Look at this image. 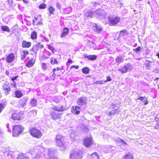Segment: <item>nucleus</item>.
Here are the masks:
<instances>
[{
    "label": "nucleus",
    "mask_w": 159,
    "mask_h": 159,
    "mask_svg": "<svg viewBox=\"0 0 159 159\" xmlns=\"http://www.w3.org/2000/svg\"><path fill=\"white\" fill-rule=\"evenodd\" d=\"M82 154L81 152L75 151L70 153L69 156V159H82Z\"/></svg>",
    "instance_id": "nucleus-4"
},
{
    "label": "nucleus",
    "mask_w": 159,
    "mask_h": 159,
    "mask_svg": "<svg viewBox=\"0 0 159 159\" xmlns=\"http://www.w3.org/2000/svg\"><path fill=\"white\" fill-rule=\"evenodd\" d=\"M15 97L17 98H20L22 97L23 95L22 92L21 91L17 90L15 92Z\"/></svg>",
    "instance_id": "nucleus-25"
},
{
    "label": "nucleus",
    "mask_w": 159,
    "mask_h": 159,
    "mask_svg": "<svg viewBox=\"0 0 159 159\" xmlns=\"http://www.w3.org/2000/svg\"><path fill=\"white\" fill-rule=\"evenodd\" d=\"M124 158V159H134L133 155L130 152L125 155Z\"/></svg>",
    "instance_id": "nucleus-29"
},
{
    "label": "nucleus",
    "mask_w": 159,
    "mask_h": 159,
    "mask_svg": "<svg viewBox=\"0 0 159 159\" xmlns=\"http://www.w3.org/2000/svg\"><path fill=\"white\" fill-rule=\"evenodd\" d=\"M127 32V30L125 29H124L121 30L120 31V33H126Z\"/></svg>",
    "instance_id": "nucleus-51"
},
{
    "label": "nucleus",
    "mask_w": 159,
    "mask_h": 159,
    "mask_svg": "<svg viewBox=\"0 0 159 159\" xmlns=\"http://www.w3.org/2000/svg\"><path fill=\"white\" fill-rule=\"evenodd\" d=\"M131 66L129 64H126L123 66L121 68L119 69L118 70L122 73H125L128 71V68Z\"/></svg>",
    "instance_id": "nucleus-15"
},
{
    "label": "nucleus",
    "mask_w": 159,
    "mask_h": 159,
    "mask_svg": "<svg viewBox=\"0 0 159 159\" xmlns=\"http://www.w3.org/2000/svg\"><path fill=\"white\" fill-rule=\"evenodd\" d=\"M49 14L51 15L54 14V12L55 11V9L52 6H50L47 9Z\"/></svg>",
    "instance_id": "nucleus-27"
},
{
    "label": "nucleus",
    "mask_w": 159,
    "mask_h": 159,
    "mask_svg": "<svg viewBox=\"0 0 159 159\" xmlns=\"http://www.w3.org/2000/svg\"><path fill=\"white\" fill-rule=\"evenodd\" d=\"M94 12L90 10L86 11L84 14V16L86 18H92L93 17Z\"/></svg>",
    "instance_id": "nucleus-19"
},
{
    "label": "nucleus",
    "mask_w": 159,
    "mask_h": 159,
    "mask_svg": "<svg viewBox=\"0 0 159 159\" xmlns=\"http://www.w3.org/2000/svg\"><path fill=\"white\" fill-rule=\"evenodd\" d=\"M35 60L33 58H31L25 64V66L28 68H30L34 66L35 63Z\"/></svg>",
    "instance_id": "nucleus-11"
},
{
    "label": "nucleus",
    "mask_w": 159,
    "mask_h": 159,
    "mask_svg": "<svg viewBox=\"0 0 159 159\" xmlns=\"http://www.w3.org/2000/svg\"><path fill=\"white\" fill-rule=\"evenodd\" d=\"M27 101V98L24 97L19 100V103L20 105L23 106L26 104Z\"/></svg>",
    "instance_id": "nucleus-21"
},
{
    "label": "nucleus",
    "mask_w": 159,
    "mask_h": 159,
    "mask_svg": "<svg viewBox=\"0 0 159 159\" xmlns=\"http://www.w3.org/2000/svg\"><path fill=\"white\" fill-rule=\"evenodd\" d=\"M150 61L147 60L144 63V65L147 67H148L150 66V64L151 63Z\"/></svg>",
    "instance_id": "nucleus-42"
},
{
    "label": "nucleus",
    "mask_w": 159,
    "mask_h": 159,
    "mask_svg": "<svg viewBox=\"0 0 159 159\" xmlns=\"http://www.w3.org/2000/svg\"><path fill=\"white\" fill-rule=\"evenodd\" d=\"M107 81H109V77L108 76L107 77V79L106 80L104 81V82H106Z\"/></svg>",
    "instance_id": "nucleus-58"
},
{
    "label": "nucleus",
    "mask_w": 159,
    "mask_h": 159,
    "mask_svg": "<svg viewBox=\"0 0 159 159\" xmlns=\"http://www.w3.org/2000/svg\"><path fill=\"white\" fill-rule=\"evenodd\" d=\"M138 1H141L142 0H136Z\"/></svg>",
    "instance_id": "nucleus-61"
},
{
    "label": "nucleus",
    "mask_w": 159,
    "mask_h": 159,
    "mask_svg": "<svg viewBox=\"0 0 159 159\" xmlns=\"http://www.w3.org/2000/svg\"><path fill=\"white\" fill-rule=\"evenodd\" d=\"M97 57V56L95 55H89L85 57V58L91 60H95Z\"/></svg>",
    "instance_id": "nucleus-28"
},
{
    "label": "nucleus",
    "mask_w": 159,
    "mask_h": 159,
    "mask_svg": "<svg viewBox=\"0 0 159 159\" xmlns=\"http://www.w3.org/2000/svg\"><path fill=\"white\" fill-rule=\"evenodd\" d=\"M72 109L71 112L76 115H79L80 113V109L81 108L80 107L78 106H73L72 107Z\"/></svg>",
    "instance_id": "nucleus-12"
},
{
    "label": "nucleus",
    "mask_w": 159,
    "mask_h": 159,
    "mask_svg": "<svg viewBox=\"0 0 159 159\" xmlns=\"http://www.w3.org/2000/svg\"><path fill=\"white\" fill-rule=\"evenodd\" d=\"M12 85L14 88H16L17 87V85L16 82L12 84Z\"/></svg>",
    "instance_id": "nucleus-52"
},
{
    "label": "nucleus",
    "mask_w": 159,
    "mask_h": 159,
    "mask_svg": "<svg viewBox=\"0 0 159 159\" xmlns=\"http://www.w3.org/2000/svg\"><path fill=\"white\" fill-rule=\"evenodd\" d=\"M30 134L33 137L37 139L40 138L43 135L40 130L35 127H32L29 130Z\"/></svg>",
    "instance_id": "nucleus-2"
},
{
    "label": "nucleus",
    "mask_w": 159,
    "mask_h": 159,
    "mask_svg": "<svg viewBox=\"0 0 159 159\" xmlns=\"http://www.w3.org/2000/svg\"><path fill=\"white\" fill-rule=\"evenodd\" d=\"M48 49L52 51V53L53 54L56 51V50L53 47V46L51 44H48Z\"/></svg>",
    "instance_id": "nucleus-37"
},
{
    "label": "nucleus",
    "mask_w": 159,
    "mask_h": 159,
    "mask_svg": "<svg viewBox=\"0 0 159 159\" xmlns=\"http://www.w3.org/2000/svg\"><path fill=\"white\" fill-rule=\"evenodd\" d=\"M156 55L157 56L158 58L159 59V52L157 53Z\"/></svg>",
    "instance_id": "nucleus-59"
},
{
    "label": "nucleus",
    "mask_w": 159,
    "mask_h": 159,
    "mask_svg": "<svg viewBox=\"0 0 159 159\" xmlns=\"http://www.w3.org/2000/svg\"><path fill=\"white\" fill-rule=\"evenodd\" d=\"M49 159H59L57 157H52L50 158Z\"/></svg>",
    "instance_id": "nucleus-56"
},
{
    "label": "nucleus",
    "mask_w": 159,
    "mask_h": 159,
    "mask_svg": "<svg viewBox=\"0 0 159 159\" xmlns=\"http://www.w3.org/2000/svg\"><path fill=\"white\" fill-rule=\"evenodd\" d=\"M156 79H159V78H156Z\"/></svg>",
    "instance_id": "nucleus-62"
},
{
    "label": "nucleus",
    "mask_w": 159,
    "mask_h": 159,
    "mask_svg": "<svg viewBox=\"0 0 159 159\" xmlns=\"http://www.w3.org/2000/svg\"><path fill=\"white\" fill-rule=\"evenodd\" d=\"M69 32V30L68 28L67 27H64L63 28V30L60 36L61 38L64 37L67 35Z\"/></svg>",
    "instance_id": "nucleus-20"
},
{
    "label": "nucleus",
    "mask_w": 159,
    "mask_h": 159,
    "mask_svg": "<svg viewBox=\"0 0 159 159\" xmlns=\"http://www.w3.org/2000/svg\"><path fill=\"white\" fill-rule=\"evenodd\" d=\"M63 136L60 135H57L56 138V144L61 151H65L66 149L63 142Z\"/></svg>",
    "instance_id": "nucleus-1"
},
{
    "label": "nucleus",
    "mask_w": 159,
    "mask_h": 159,
    "mask_svg": "<svg viewBox=\"0 0 159 159\" xmlns=\"http://www.w3.org/2000/svg\"><path fill=\"white\" fill-rule=\"evenodd\" d=\"M22 54H21V60H24L25 59L26 56L29 54V51L26 50H24L22 52Z\"/></svg>",
    "instance_id": "nucleus-23"
},
{
    "label": "nucleus",
    "mask_w": 159,
    "mask_h": 159,
    "mask_svg": "<svg viewBox=\"0 0 159 159\" xmlns=\"http://www.w3.org/2000/svg\"><path fill=\"white\" fill-rule=\"evenodd\" d=\"M43 47L44 46L42 44H41L40 43H38L33 46L31 49V51L35 53H36L39 48L42 49Z\"/></svg>",
    "instance_id": "nucleus-7"
},
{
    "label": "nucleus",
    "mask_w": 159,
    "mask_h": 159,
    "mask_svg": "<svg viewBox=\"0 0 159 159\" xmlns=\"http://www.w3.org/2000/svg\"><path fill=\"white\" fill-rule=\"evenodd\" d=\"M41 67L43 70H45L48 68V66L45 63H42L41 65Z\"/></svg>",
    "instance_id": "nucleus-39"
},
{
    "label": "nucleus",
    "mask_w": 159,
    "mask_h": 159,
    "mask_svg": "<svg viewBox=\"0 0 159 159\" xmlns=\"http://www.w3.org/2000/svg\"><path fill=\"white\" fill-rule=\"evenodd\" d=\"M15 58V55L14 53H11L9 54L6 57V60L7 63H11L14 60Z\"/></svg>",
    "instance_id": "nucleus-9"
},
{
    "label": "nucleus",
    "mask_w": 159,
    "mask_h": 159,
    "mask_svg": "<svg viewBox=\"0 0 159 159\" xmlns=\"http://www.w3.org/2000/svg\"><path fill=\"white\" fill-rule=\"evenodd\" d=\"M24 128L20 125H16L12 128V135L14 137H17L22 132Z\"/></svg>",
    "instance_id": "nucleus-3"
},
{
    "label": "nucleus",
    "mask_w": 159,
    "mask_h": 159,
    "mask_svg": "<svg viewBox=\"0 0 159 159\" xmlns=\"http://www.w3.org/2000/svg\"><path fill=\"white\" fill-rule=\"evenodd\" d=\"M120 141L122 142V143H125V142L123 140H122V139H121L120 140Z\"/></svg>",
    "instance_id": "nucleus-60"
},
{
    "label": "nucleus",
    "mask_w": 159,
    "mask_h": 159,
    "mask_svg": "<svg viewBox=\"0 0 159 159\" xmlns=\"http://www.w3.org/2000/svg\"><path fill=\"white\" fill-rule=\"evenodd\" d=\"M63 67H57L56 68H54L52 70L53 73L52 76L55 77L56 76H59L63 74L61 70H63Z\"/></svg>",
    "instance_id": "nucleus-6"
},
{
    "label": "nucleus",
    "mask_w": 159,
    "mask_h": 159,
    "mask_svg": "<svg viewBox=\"0 0 159 159\" xmlns=\"http://www.w3.org/2000/svg\"><path fill=\"white\" fill-rule=\"evenodd\" d=\"M141 50V48L139 46H138L136 48L133 49V50L135 52H138L140 51Z\"/></svg>",
    "instance_id": "nucleus-41"
},
{
    "label": "nucleus",
    "mask_w": 159,
    "mask_h": 159,
    "mask_svg": "<svg viewBox=\"0 0 159 159\" xmlns=\"http://www.w3.org/2000/svg\"><path fill=\"white\" fill-rule=\"evenodd\" d=\"M42 56H43V58H46V59H48L49 58L48 57H46L44 55H43Z\"/></svg>",
    "instance_id": "nucleus-55"
},
{
    "label": "nucleus",
    "mask_w": 159,
    "mask_h": 159,
    "mask_svg": "<svg viewBox=\"0 0 159 159\" xmlns=\"http://www.w3.org/2000/svg\"><path fill=\"white\" fill-rule=\"evenodd\" d=\"M120 20V18L119 17L117 16L114 17H112L110 19V24L112 25H114L116 24Z\"/></svg>",
    "instance_id": "nucleus-14"
},
{
    "label": "nucleus",
    "mask_w": 159,
    "mask_h": 159,
    "mask_svg": "<svg viewBox=\"0 0 159 159\" xmlns=\"http://www.w3.org/2000/svg\"><path fill=\"white\" fill-rule=\"evenodd\" d=\"M86 98L80 97L78 99L77 103V104L80 105H83L86 103Z\"/></svg>",
    "instance_id": "nucleus-16"
},
{
    "label": "nucleus",
    "mask_w": 159,
    "mask_h": 159,
    "mask_svg": "<svg viewBox=\"0 0 159 159\" xmlns=\"http://www.w3.org/2000/svg\"><path fill=\"white\" fill-rule=\"evenodd\" d=\"M18 77V75H17L14 77H12L11 78V80H12L13 82L14 83V81L15 80H16L17 78Z\"/></svg>",
    "instance_id": "nucleus-48"
},
{
    "label": "nucleus",
    "mask_w": 159,
    "mask_h": 159,
    "mask_svg": "<svg viewBox=\"0 0 159 159\" xmlns=\"http://www.w3.org/2000/svg\"><path fill=\"white\" fill-rule=\"evenodd\" d=\"M144 98H145V97H140L139 98H137V100H140L141 101H142L143 100Z\"/></svg>",
    "instance_id": "nucleus-50"
},
{
    "label": "nucleus",
    "mask_w": 159,
    "mask_h": 159,
    "mask_svg": "<svg viewBox=\"0 0 159 159\" xmlns=\"http://www.w3.org/2000/svg\"><path fill=\"white\" fill-rule=\"evenodd\" d=\"M91 158L92 159H100L99 156L97 155V153L94 152L91 155Z\"/></svg>",
    "instance_id": "nucleus-30"
},
{
    "label": "nucleus",
    "mask_w": 159,
    "mask_h": 159,
    "mask_svg": "<svg viewBox=\"0 0 159 159\" xmlns=\"http://www.w3.org/2000/svg\"><path fill=\"white\" fill-rule=\"evenodd\" d=\"M22 114L21 113H14L12 114L11 118L14 120H20L22 119Z\"/></svg>",
    "instance_id": "nucleus-8"
},
{
    "label": "nucleus",
    "mask_w": 159,
    "mask_h": 159,
    "mask_svg": "<svg viewBox=\"0 0 159 159\" xmlns=\"http://www.w3.org/2000/svg\"><path fill=\"white\" fill-rule=\"evenodd\" d=\"M22 1L25 3H27L28 2V0H22Z\"/></svg>",
    "instance_id": "nucleus-57"
},
{
    "label": "nucleus",
    "mask_w": 159,
    "mask_h": 159,
    "mask_svg": "<svg viewBox=\"0 0 159 159\" xmlns=\"http://www.w3.org/2000/svg\"><path fill=\"white\" fill-rule=\"evenodd\" d=\"M1 29L4 31H7V32H9L10 31L9 27L7 25L2 26H1Z\"/></svg>",
    "instance_id": "nucleus-36"
},
{
    "label": "nucleus",
    "mask_w": 159,
    "mask_h": 159,
    "mask_svg": "<svg viewBox=\"0 0 159 159\" xmlns=\"http://www.w3.org/2000/svg\"><path fill=\"white\" fill-rule=\"evenodd\" d=\"M93 139L92 136L86 137L83 140V145L87 148L90 147L93 143Z\"/></svg>",
    "instance_id": "nucleus-5"
},
{
    "label": "nucleus",
    "mask_w": 159,
    "mask_h": 159,
    "mask_svg": "<svg viewBox=\"0 0 159 159\" xmlns=\"http://www.w3.org/2000/svg\"><path fill=\"white\" fill-rule=\"evenodd\" d=\"M62 114V113H56L55 112H52L50 115L53 120H56L61 119V116Z\"/></svg>",
    "instance_id": "nucleus-10"
},
{
    "label": "nucleus",
    "mask_w": 159,
    "mask_h": 159,
    "mask_svg": "<svg viewBox=\"0 0 159 159\" xmlns=\"http://www.w3.org/2000/svg\"><path fill=\"white\" fill-rule=\"evenodd\" d=\"M30 103L32 106H35L37 104V102L36 100L34 98L31 99L30 101Z\"/></svg>",
    "instance_id": "nucleus-38"
},
{
    "label": "nucleus",
    "mask_w": 159,
    "mask_h": 159,
    "mask_svg": "<svg viewBox=\"0 0 159 159\" xmlns=\"http://www.w3.org/2000/svg\"><path fill=\"white\" fill-rule=\"evenodd\" d=\"M95 14L96 18L100 17L104 14V11L99 8L95 11Z\"/></svg>",
    "instance_id": "nucleus-17"
},
{
    "label": "nucleus",
    "mask_w": 159,
    "mask_h": 159,
    "mask_svg": "<svg viewBox=\"0 0 159 159\" xmlns=\"http://www.w3.org/2000/svg\"><path fill=\"white\" fill-rule=\"evenodd\" d=\"M56 7L59 9H61V6L58 3H56Z\"/></svg>",
    "instance_id": "nucleus-49"
},
{
    "label": "nucleus",
    "mask_w": 159,
    "mask_h": 159,
    "mask_svg": "<svg viewBox=\"0 0 159 159\" xmlns=\"http://www.w3.org/2000/svg\"><path fill=\"white\" fill-rule=\"evenodd\" d=\"M30 37L33 40L37 39V32L34 31H33L31 34Z\"/></svg>",
    "instance_id": "nucleus-26"
},
{
    "label": "nucleus",
    "mask_w": 159,
    "mask_h": 159,
    "mask_svg": "<svg viewBox=\"0 0 159 159\" xmlns=\"http://www.w3.org/2000/svg\"><path fill=\"white\" fill-rule=\"evenodd\" d=\"M73 68H75L76 69H78L79 68L78 66H72L70 67V69H71Z\"/></svg>",
    "instance_id": "nucleus-47"
},
{
    "label": "nucleus",
    "mask_w": 159,
    "mask_h": 159,
    "mask_svg": "<svg viewBox=\"0 0 159 159\" xmlns=\"http://www.w3.org/2000/svg\"><path fill=\"white\" fill-rule=\"evenodd\" d=\"M148 101L147 100H145L144 101V104L145 105L148 104Z\"/></svg>",
    "instance_id": "nucleus-54"
},
{
    "label": "nucleus",
    "mask_w": 159,
    "mask_h": 159,
    "mask_svg": "<svg viewBox=\"0 0 159 159\" xmlns=\"http://www.w3.org/2000/svg\"><path fill=\"white\" fill-rule=\"evenodd\" d=\"M53 109L54 110L57 111H64L63 107L61 106L59 107L57 106L53 108Z\"/></svg>",
    "instance_id": "nucleus-34"
},
{
    "label": "nucleus",
    "mask_w": 159,
    "mask_h": 159,
    "mask_svg": "<svg viewBox=\"0 0 159 159\" xmlns=\"http://www.w3.org/2000/svg\"><path fill=\"white\" fill-rule=\"evenodd\" d=\"M72 61L71 59H68L67 62V63H72Z\"/></svg>",
    "instance_id": "nucleus-53"
},
{
    "label": "nucleus",
    "mask_w": 159,
    "mask_h": 159,
    "mask_svg": "<svg viewBox=\"0 0 159 159\" xmlns=\"http://www.w3.org/2000/svg\"><path fill=\"white\" fill-rule=\"evenodd\" d=\"M16 159H29V158L23 154H19L17 156Z\"/></svg>",
    "instance_id": "nucleus-33"
},
{
    "label": "nucleus",
    "mask_w": 159,
    "mask_h": 159,
    "mask_svg": "<svg viewBox=\"0 0 159 159\" xmlns=\"http://www.w3.org/2000/svg\"><path fill=\"white\" fill-rule=\"evenodd\" d=\"M4 104L0 103V113L2 111V109L4 108Z\"/></svg>",
    "instance_id": "nucleus-44"
},
{
    "label": "nucleus",
    "mask_w": 159,
    "mask_h": 159,
    "mask_svg": "<svg viewBox=\"0 0 159 159\" xmlns=\"http://www.w3.org/2000/svg\"><path fill=\"white\" fill-rule=\"evenodd\" d=\"M124 61L123 59L121 56H118L115 59V61L116 62L120 63L123 62Z\"/></svg>",
    "instance_id": "nucleus-32"
},
{
    "label": "nucleus",
    "mask_w": 159,
    "mask_h": 159,
    "mask_svg": "<svg viewBox=\"0 0 159 159\" xmlns=\"http://www.w3.org/2000/svg\"><path fill=\"white\" fill-rule=\"evenodd\" d=\"M31 45V43L29 41H27L25 40H23L22 42L21 46L23 48H30Z\"/></svg>",
    "instance_id": "nucleus-18"
},
{
    "label": "nucleus",
    "mask_w": 159,
    "mask_h": 159,
    "mask_svg": "<svg viewBox=\"0 0 159 159\" xmlns=\"http://www.w3.org/2000/svg\"><path fill=\"white\" fill-rule=\"evenodd\" d=\"M13 0H7V2H8V4L9 6H10L12 3Z\"/></svg>",
    "instance_id": "nucleus-46"
},
{
    "label": "nucleus",
    "mask_w": 159,
    "mask_h": 159,
    "mask_svg": "<svg viewBox=\"0 0 159 159\" xmlns=\"http://www.w3.org/2000/svg\"><path fill=\"white\" fill-rule=\"evenodd\" d=\"M50 61L51 64L52 65L57 64L58 63V62L57 61V59L54 58L52 57L50 58Z\"/></svg>",
    "instance_id": "nucleus-31"
},
{
    "label": "nucleus",
    "mask_w": 159,
    "mask_h": 159,
    "mask_svg": "<svg viewBox=\"0 0 159 159\" xmlns=\"http://www.w3.org/2000/svg\"><path fill=\"white\" fill-rule=\"evenodd\" d=\"M3 89L6 95L9 94V92L11 91V89L8 83H5L3 86Z\"/></svg>",
    "instance_id": "nucleus-13"
},
{
    "label": "nucleus",
    "mask_w": 159,
    "mask_h": 159,
    "mask_svg": "<svg viewBox=\"0 0 159 159\" xmlns=\"http://www.w3.org/2000/svg\"><path fill=\"white\" fill-rule=\"evenodd\" d=\"M39 7L40 9H44L46 7V5L44 3H42L39 5Z\"/></svg>",
    "instance_id": "nucleus-40"
},
{
    "label": "nucleus",
    "mask_w": 159,
    "mask_h": 159,
    "mask_svg": "<svg viewBox=\"0 0 159 159\" xmlns=\"http://www.w3.org/2000/svg\"><path fill=\"white\" fill-rule=\"evenodd\" d=\"M34 19L35 20V21L36 20H42V19L41 15L34 17Z\"/></svg>",
    "instance_id": "nucleus-43"
},
{
    "label": "nucleus",
    "mask_w": 159,
    "mask_h": 159,
    "mask_svg": "<svg viewBox=\"0 0 159 159\" xmlns=\"http://www.w3.org/2000/svg\"><path fill=\"white\" fill-rule=\"evenodd\" d=\"M18 27V26L17 24H16L15 25L13 26L12 27V30H16L17 28Z\"/></svg>",
    "instance_id": "nucleus-45"
},
{
    "label": "nucleus",
    "mask_w": 159,
    "mask_h": 159,
    "mask_svg": "<svg viewBox=\"0 0 159 159\" xmlns=\"http://www.w3.org/2000/svg\"><path fill=\"white\" fill-rule=\"evenodd\" d=\"M89 69L87 67H84L82 70L83 73L86 74H88L89 72Z\"/></svg>",
    "instance_id": "nucleus-35"
},
{
    "label": "nucleus",
    "mask_w": 159,
    "mask_h": 159,
    "mask_svg": "<svg viewBox=\"0 0 159 159\" xmlns=\"http://www.w3.org/2000/svg\"><path fill=\"white\" fill-rule=\"evenodd\" d=\"M94 31L97 33H100L102 30V28L99 27L97 24H95L93 26Z\"/></svg>",
    "instance_id": "nucleus-24"
},
{
    "label": "nucleus",
    "mask_w": 159,
    "mask_h": 159,
    "mask_svg": "<svg viewBox=\"0 0 159 159\" xmlns=\"http://www.w3.org/2000/svg\"><path fill=\"white\" fill-rule=\"evenodd\" d=\"M32 24L33 26H36L37 28L40 27L41 26L43 25V23L42 20H39L37 23H36L35 20L33 19L32 20Z\"/></svg>",
    "instance_id": "nucleus-22"
}]
</instances>
